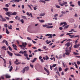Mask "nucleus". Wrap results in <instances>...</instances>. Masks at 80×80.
Segmentation results:
<instances>
[{"label": "nucleus", "mask_w": 80, "mask_h": 80, "mask_svg": "<svg viewBox=\"0 0 80 80\" xmlns=\"http://www.w3.org/2000/svg\"><path fill=\"white\" fill-rule=\"evenodd\" d=\"M65 51L66 52H65L66 55H69L70 54V52H71V51H72V48L71 47H69L68 48H66Z\"/></svg>", "instance_id": "1"}, {"label": "nucleus", "mask_w": 80, "mask_h": 80, "mask_svg": "<svg viewBox=\"0 0 80 80\" xmlns=\"http://www.w3.org/2000/svg\"><path fill=\"white\" fill-rule=\"evenodd\" d=\"M9 65H10L9 66L8 68H10L9 69V72H12V71L13 69V67L12 66H11V65H12V61H9Z\"/></svg>", "instance_id": "2"}, {"label": "nucleus", "mask_w": 80, "mask_h": 80, "mask_svg": "<svg viewBox=\"0 0 80 80\" xmlns=\"http://www.w3.org/2000/svg\"><path fill=\"white\" fill-rule=\"evenodd\" d=\"M42 26L44 28H52L53 27V26H48V25L47 24H45V25H43Z\"/></svg>", "instance_id": "3"}, {"label": "nucleus", "mask_w": 80, "mask_h": 80, "mask_svg": "<svg viewBox=\"0 0 80 80\" xmlns=\"http://www.w3.org/2000/svg\"><path fill=\"white\" fill-rule=\"evenodd\" d=\"M60 5L61 6H62V7H63L64 5H66V4H67V2H65L64 1H63L62 2V3L61 2H59V3Z\"/></svg>", "instance_id": "4"}, {"label": "nucleus", "mask_w": 80, "mask_h": 80, "mask_svg": "<svg viewBox=\"0 0 80 80\" xmlns=\"http://www.w3.org/2000/svg\"><path fill=\"white\" fill-rule=\"evenodd\" d=\"M8 53V54L10 56V57H12L13 56V53H11L10 51H7Z\"/></svg>", "instance_id": "5"}, {"label": "nucleus", "mask_w": 80, "mask_h": 80, "mask_svg": "<svg viewBox=\"0 0 80 80\" xmlns=\"http://www.w3.org/2000/svg\"><path fill=\"white\" fill-rule=\"evenodd\" d=\"M65 45L66 46H67V47H66V48H68V47L70 46V42H68V43H67L65 44Z\"/></svg>", "instance_id": "6"}, {"label": "nucleus", "mask_w": 80, "mask_h": 80, "mask_svg": "<svg viewBox=\"0 0 80 80\" xmlns=\"http://www.w3.org/2000/svg\"><path fill=\"white\" fill-rule=\"evenodd\" d=\"M44 68V70H45V71H46V72L48 73V75H49V71L45 67Z\"/></svg>", "instance_id": "7"}, {"label": "nucleus", "mask_w": 80, "mask_h": 80, "mask_svg": "<svg viewBox=\"0 0 80 80\" xmlns=\"http://www.w3.org/2000/svg\"><path fill=\"white\" fill-rule=\"evenodd\" d=\"M43 48L44 50H45L46 51L48 50V48H47V46H43Z\"/></svg>", "instance_id": "8"}, {"label": "nucleus", "mask_w": 80, "mask_h": 80, "mask_svg": "<svg viewBox=\"0 0 80 80\" xmlns=\"http://www.w3.org/2000/svg\"><path fill=\"white\" fill-rule=\"evenodd\" d=\"M22 46L24 47L25 48V47H26V45H27V43H26V42H23L22 44Z\"/></svg>", "instance_id": "9"}, {"label": "nucleus", "mask_w": 80, "mask_h": 80, "mask_svg": "<svg viewBox=\"0 0 80 80\" xmlns=\"http://www.w3.org/2000/svg\"><path fill=\"white\" fill-rule=\"evenodd\" d=\"M24 70H25V71H26V72H27V71H28V70H29V67H25L24 68Z\"/></svg>", "instance_id": "10"}, {"label": "nucleus", "mask_w": 80, "mask_h": 80, "mask_svg": "<svg viewBox=\"0 0 80 80\" xmlns=\"http://www.w3.org/2000/svg\"><path fill=\"white\" fill-rule=\"evenodd\" d=\"M12 47H13L14 50H17V49L16 48H17V46L15 45V44H13Z\"/></svg>", "instance_id": "11"}, {"label": "nucleus", "mask_w": 80, "mask_h": 80, "mask_svg": "<svg viewBox=\"0 0 80 80\" xmlns=\"http://www.w3.org/2000/svg\"><path fill=\"white\" fill-rule=\"evenodd\" d=\"M37 58H34L33 60L32 61H31V62H32V63H34V62H35L37 60Z\"/></svg>", "instance_id": "12"}, {"label": "nucleus", "mask_w": 80, "mask_h": 80, "mask_svg": "<svg viewBox=\"0 0 80 80\" xmlns=\"http://www.w3.org/2000/svg\"><path fill=\"white\" fill-rule=\"evenodd\" d=\"M77 32L76 31H75V29H72L70 31H69V32Z\"/></svg>", "instance_id": "13"}, {"label": "nucleus", "mask_w": 80, "mask_h": 80, "mask_svg": "<svg viewBox=\"0 0 80 80\" xmlns=\"http://www.w3.org/2000/svg\"><path fill=\"white\" fill-rule=\"evenodd\" d=\"M11 14L12 12H7L6 13V15H11Z\"/></svg>", "instance_id": "14"}, {"label": "nucleus", "mask_w": 80, "mask_h": 80, "mask_svg": "<svg viewBox=\"0 0 80 80\" xmlns=\"http://www.w3.org/2000/svg\"><path fill=\"white\" fill-rule=\"evenodd\" d=\"M62 65L63 66V67H64V68H65L66 67V66L67 67V66L66 65V64L64 63L63 62H62Z\"/></svg>", "instance_id": "15"}, {"label": "nucleus", "mask_w": 80, "mask_h": 80, "mask_svg": "<svg viewBox=\"0 0 80 80\" xmlns=\"http://www.w3.org/2000/svg\"><path fill=\"white\" fill-rule=\"evenodd\" d=\"M6 78H9L11 77L8 74H6L5 75Z\"/></svg>", "instance_id": "16"}, {"label": "nucleus", "mask_w": 80, "mask_h": 80, "mask_svg": "<svg viewBox=\"0 0 80 80\" xmlns=\"http://www.w3.org/2000/svg\"><path fill=\"white\" fill-rule=\"evenodd\" d=\"M69 21L70 22H71V23H72V22H73V19L72 18L69 19Z\"/></svg>", "instance_id": "17"}, {"label": "nucleus", "mask_w": 80, "mask_h": 80, "mask_svg": "<svg viewBox=\"0 0 80 80\" xmlns=\"http://www.w3.org/2000/svg\"><path fill=\"white\" fill-rule=\"evenodd\" d=\"M6 32L7 34H9L10 33V32L8 31V29L7 28H6Z\"/></svg>", "instance_id": "18"}, {"label": "nucleus", "mask_w": 80, "mask_h": 80, "mask_svg": "<svg viewBox=\"0 0 80 80\" xmlns=\"http://www.w3.org/2000/svg\"><path fill=\"white\" fill-rule=\"evenodd\" d=\"M73 55H79V53L78 52H73Z\"/></svg>", "instance_id": "19"}, {"label": "nucleus", "mask_w": 80, "mask_h": 80, "mask_svg": "<svg viewBox=\"0 0 80 80\" xmlns=\"http://www.w3.org/2000/svg\"><path fill=\"white\" fill-rule=\"evenodd\" d=\"M72 2H69V4H70V6H71V7H75V6L73 4H72Z\"/></svg>", "instance_id": "20"}, {"label": "nucleus", "mask_w": 80, "mask_h": 80, "mask_svg": "<svg viewBox=\"0 0 80 80\" xmlns=\"http://www.w3.org/2000/svg\"><path fill=\"white\" fill-rule=\"evenodd\" d=\"M17 13L16 12H14L12 14H11V15H17Z\"/></svg>", "instance_id": "21"}, {"label": "nucleus", "mask_w": 80, "mask_h": 80, "mask_svg": "<svg viewBox=\"0 0 80 80\" xmlns=\"http://www.w3.org/2000/svg\"><path fill=\"white\" fill-rule=\"evenodd\" d=\"M68 27H69V25H68L67 26H65L64 27V29L65 30L67 29V28H68Z\"/></svg>", "instance_id": "22"}, {"label": "nucleus", "mask_w": 80, "mask_h": 80, "mask_svg": "<svg viewBox=\"0 0 80 80\" xmlns=\"http://www.w3.org/2000/svg\"><path fill=\"white\" fill-rule=\"evenodd\" d=\"M64 24L62 26L63 27H65L66 25H67V22H64Z\"/></svg>", "instance_id": "23"}, {"label": "nucleus", "mask_w": 80, "mask_h": 80, "mask_svg": "<svg viewBox=\"0 0 80 80\" xmlns=\"http://www.w3.org/2000/svg\"><path fill=\"white\" fill-rule=\"evenodd\" d=\"M79 47L78 44H76L74 46V48H78Z\"/></svg>", "instance_id": "24"}, {"label": "nucleus", "mask_w": 80, "mask_h": 80, "mask_svg": "<svg viewBox=\"0 0 80 80\" xmlns=\"http://www.w3.org/2000/svg\"><path fill=\"white\" fill-rule=\"evenodd\" d=\"M39 21L41 23H43L45 22V20H40V19L39 20Z\"/></svg>", "instance_id": "25"}, {"label": "nucleus", "mask_w": 80, "mask_h": 80, "mask_svg": "<svg viewBox=\"0 0 80 80\" xmlns=\"http://www.w3.org/2000/svg\"><path fill=\"white\" fill-rule=\"evenodd\" d=\"M3 9H4L6 12H8V8H3Z\"/></svg>", "instance_id": "26"}, {"label": "nucleus", "mask_w": 80, "mask_h": 80, "mask_svg": "<svg viewBox=\"0 0 80 80\" xmlns=\"http://www.w3.org/2000/svg\"><path fill=\"white\" fill-rule=\"evenodd\" d=\"M45 15V13H43L39 15V16H44Z\"/></svg>", "instance_id": "27"}, {"label": "nucleus", "mask_w": 80, "mask_h": 80, "mask_svg": "<svg viewBox=\"0 0 80 80\" xmlns=\"http://www.w3.org/2000/svg\"><path fill=\"white\" fill-rule=\"evenodd\" d=\"M15 55H16V56H18V57H22V55L19 54H15Z\"/></svg>", "instance_id": "28"}, {"label": "nucleus", "mask_w": 80, "mask_h": 80, "mask_svg": "<svg viewBox=\"0 0 80 80\" xmlns=\"http://www.w3.org/2000/svg\"><path fill=\"white\" fill-rule=\"evenodd\" d=\"M2 49L3 50H7V49H6V47L5 46H4L2 47Z\"/></svg>", "instance_id": "29"}, {"label": "nucleus", "mask_w": 80, "mask_h": 80, "mask_svg": "<svg viewBox=\"0 0 80 80\" xmlns=\"http://www.w3.org/2000/svg\"><path fill=\"white\" fill-rule=\"evenodd\" d=\"M22 78L21 79H20V78H17L16 80H15L14 79H13L12 80H22Z\"/></svg>", "instance_id": "30"}, {"label": "nucleus", "mask_w": 80, "mask_h": 80, "mask_svg": "<svg viewBox=\"0 0 80 80\" xmlns=\"http://www.w3.org/2000/svg\"><path fill=\"white\" fill-rule=\"evenodd\" d=\"M27 5L28 7L30 8V10H32L33 9H32V7H31V5Z\"/></svg>", "instance_id": "31"}, {"label": "nucleus", "mask_w": 80, "mask_h": 80, "mask_svg": "<svg viewBox=\"0 0 80 80\" xmlns=\"http://www.w3.org/2000/svg\"><path fill=\"white\" fill-rule=\"evenodd\" d=\"M39 2H43L44 3V4H45V3H46V2H45V1H43V0H40L39 1Z\"/></svg>", "instance_id": "32"}, {"label": "nucleus", "mask_w": 80, "mask_h": 80, "mask_svg": "<svg viewBox=\"0 0 80 80\" xmlns=\"http://www.w3.org/2000/svg\"><path fill=\"white\" fill-rule=\"evenodd\" d=\"M66 40H67V39H66L65 40H64L62 41L61 42V43H63L65 41H66Z\"/></svg>", "instance_id": "33"}, {"label": "nucleus", "mask_w": 80, "mask_h": 80, "mask_svg": "<svg viewBox=\"0 0 80 80\" xmlns=\"http://www.w3.org/2000/svg\"><path fill=\"white\" fill-rule=\"evenodd\" d=\"M12 25H11L10 26H8V28L9 29H10L11 30L12 29Z\"/></svg>", "instance_id": "34"}, {"label": "nucleus", "mask_w": 80, "mask_h": 80, "mask_svg": "<svg viewBox=\"0 0 80 80\" xmlns=\"http://www.w3.org/2000/svg\"><path fill=\"white\" fill-rule=\"evenodd\" d=\"M73 32L68 33L66 34V35H72V34H73Z\"/></svg>", "instance_id": "35"}, {"label": "nucleus", "mask_w": 80, "mask_h": 80, "mask_svg": "<svg viewBox=\"0 0 80 80\" xmlns=\"http://www.w3.org/2000/svg\"><path fill=\"white\" fill-rule=\"evenodd\" d=\"M68 70V68H67L64 69V72H67Z\"/></svg>", "instance_id": "36"}, {"label": "nucleus", "mask_w": 80, "mask_h": 80, "mask_svg": "<svg viewBox=\"0 0 80 80\" xmlns=\"http://www.w3.org/2000/svg\"><path fill=\"white\" fill-rule=\"evenodd\" d=\"M14 2H19L20 0H13Z\"/></svg>", "instance_id": "37"}, {"label": "nucleus", "mask_w": 80, "mask_h": 80, "mask_svg": "<svg viewBox=\"0 0 80 80\" xmlns=\"http://www.w3.org/2000/svg\"><path fill=\"white\" fill-rule=\"evenodd\" d=\"M52 38V34H50L49 36L48 37V38Z\"/></svg>", "instance_id": "38"}, {"label": "nucleus", "mask_w": 80, "mask_h": 80, "mask_svg": "<svg viewBox=\"0 0 80 80\" xmlns=\"http://www.w3.org/2000/svg\"><path fill=\"white\" fill-rule=\"evenodd\" d=\"M55 6H56V7H57V8H60V6H59L57 5H56Z\"/></svg>", "instance_id": "39"}, {"label": "nucleus", "mask_w": 80, "mask_h": 80, "mask_svg": "<svg viewBox=\"0 0 80 80\" xmlns=\"http://www.w3.org/2000/svg\"><path fill=\"white\" fill-rule=\"evenodd\" d=\"M45 57L46 58V60H48V59H49V58L47 56H46Z\"/></svg>", "instance_id": "40"}, {"label": "nucleus", "mask_w": 80, "mask_h": 80, "mask_svg": "<svg viewBox=\"0 0 80 80\" xmlns=\"http://www.w3.org/2000/svg\"><path fill=\"white\" fill-rule=\"evenodd\" d=\"M74 64H75L76 68H78V66H77V64H76V63L74 62Z\"/></svg>", "instance_id": "41"}, {"label": "nucleus", "mask_w": 80, "mask_h": 80, "mask_svg": "<svg viewBox=\"0 0 80 80\" xmlns=\"http://www.w3.org/2000/svg\"><path fill=\"white\" fill-rule=\"evenodd\" d=\"M2 22H5L6 21V19L4 18H2Z\"/></svg>", "instance_id": "42"}, {"label": "nucleus", "mask_w": 80, "mask_h": 80, "mask_svg": "<svg viewBox=\"0 0 80 80\" xmlns=\"http://www.w3.org/2000/svg\"><path fill=\"white\" fill-rule=\"evenodd\" d=\"M27 39L28 40H32V39L30 38H29L28 37H27Z\"/></svg>", "instance_id": "43"}, {"label": "nucleus", "mask_w": 80, "mask_h": 80, "mask_svg": "<svg viewBox=\"0 0 80 80\" xmlns=\"http://www.w3.org/2000/svg\"><path fill=\"white\" fill-rule=\"evenodd\" d=\"M22 18H23V19H25V20L27 19V18L25 16H22Z\"/></svg>", "instance_id": "44"}, {"label": "nucleus", "mask_w": 80, "mask_h": 80, "mask_svg": "<svg viewBox=\"0 0 80 80\" xmlns=\"http://www.w3.org/2000/svg\"><path fill=\"white\" fill-rule=\"evenodd\" d=\"M62 68H59V72H61V71H62Z\"/></svg>", "instance_id": "45"}, {"label": "nucleus", "mask_w": 80, "mask_h": 80, "mask_svg": "<svg viewBox=\"0 0 80 80\" xmlns=\"http://www.w3.org/2000/svg\"><path fill=\"white\" fill-rule=\"evenodd\" d=\"M20 21H21L22 23H24V20H23V19H22L20 20Z\"/></svg>", "instance_id": "46"}, {"label": "nucleus", "mask_w": 80, "mask_h": 80, "mask_svg": "<svg viewBox=\"0 0 80 80\" xmlns=\"http://www.w3.org/2000/svg\"><path fill=\"white\" fill-rule=\"evenodd\" d=\"M30 65L31 68H33V65L32 64H30Z\"/></svg>", "instance_id": "47"}, {"label": "nucleus", "mask_w": 80, "mask_h": 80, "mask_svg": "<svg viewBox=\"0 0 80 80\" xmlns=\"http://www.w3.org/2000/svg\"><path fill=\"white\" fill-rule=\"evenodd\" d=\"M27 51H24V52H23V54H24H24L27 53Z\"/></svg>", "instance_id": "48"}, {"label": "nucleus", "mask_w": 80, "mask_h": 80, "mask_svg": "<svg viewBox=\"0 0 80 80\" xmlns=\"http://www.w3.org/2000/svg\"><path fill=\"white\" fill-rule=\"evenodd\" d=\"M24 56L26 57H28V54H27V53L26 54H24Z\"/></svg>", "instance_id": "49"}, {"label": "nucleus", "mask_w": 80, "mask_h": 80, "mask_svg": "<svg viewBox=\"0 0 80 80\" xmlns=\"http://www.w3.org/2000/svg\"><path fill=\"white\" fill-rule=\"evenodd\" d=\"M3 60L4 61V64H6V60H5V59H3Z\"/></svg>", "instance_id": "50"}, {"label": "nucleus", "mask_w": 80, "mask_h": 80, "mask_svg": "<svg viewBox=\"0 0 80 80\" xmlns=\"http://www.w3.org/2000/svg\"><path fill=\"white\" fill-rule=\"evenodd\" d=\"M48 25H50V26H51L52 25V23H48Z\"/></svg>", "instance_id": "51"}, {"label": "nucleus", "mask_w": 80, "mask_h": 80, "mask_svg": "<svg viewBox=\"0 0 80 80\" xmlns=\"http://www.w3.org/2000/svg\"><path fill=\"white\" fill-rule=\"evenodd\" d=\"M62 13H63V14H65V13H66V12H65V11H62L61 12Z\"/></svg>", "instance_id": "52"}, {"label": "nucleus", "mask_w": 80, "mask_h": 80, "mask_svg": "<svg viewBox=\"0 0 80 80\" xmlns=\"http://www.w3.org/2000/svg\"><path fill=\"white\" fill-rule=\"evenodd\" d=\"M77 63L78 64V65H79L80 64V62L79 61H78L77 62Z\"/></svg>", "instance_id": "53"}, {"label": "nucleus", "mask_w": 80, "mask_h": 80, "mask_svg": "<svg viewBox=\"0 0 80 80\" xmlns=\"http://www.w3.org/2000/svg\"><path fill=\"white\" fill-rule=\"evenodd\" d=\"M4 26L6 28H7L8 27V25L7 24H4Z\"/></svg>", "instance_id": "54"}, {"label": "nucleus", "mask_w": 80, "mask_h": 80, "mask_svg": "<svg viewBox=\"0 0 80 80\" xmlns=\"http://www.w3.org/2000/svg\"><path fill=\"white\" fill-rule=\"evenodd\" d=\"M56 66H57V64H53L52 67H56Z\"/></svg>", "instance_id": "55"}, {"label": "nucleus", "mask_w": 80, "mask_h": 80, "mask_svg": "<svg viewBox=\"0 0 80 80\" xmlns=\"http://www.w3.org/2000/svg\"><path fill=\"white\" fill-rule=\"evenodd\" d=\"M63 24H64V22H61V23L60 24V26H62V25H63Z\"/></svg>", "instance_id": "56"}, {"label": "nucleus", "mask_w": 80, "mask_h": 80, "mask_svg": "<svg viewBox=\"0 0 80 80\" xmlns=\"http://www.w3.org/2000/svg\"><path fill=\"white\" fill-rule=\"evenodd\" d=\"M8 48H9V50H10V51H12V48H11V47H10V46L8 47Z\"/></svg>", "instance_id": "57"}, {"label": "nucleus", "mask_w": 80, "mask_h": 80, "mask_svg": "<svg viewBox=\"0 0 80 80\" xmlns=\"http://www.w3.org/2000/svg\"><path fill=\"white\" fill-rule=\"evenodd\" d=\"M5 43L6 45H7V46H8V42H7V41H6Z\"/></svg>", "instance_id": "58"}, {"label": "nucleus", "mask_w": 80, "mask_h": 80, "mask_svg": "<svg viewBox=\"0 0 80 80\" xmlns=\"http://www.w3.org/2000/svg\"><path fill=\"white\" fill-rule=\"evenodd\" d=\"M18 62V60L17 59L16 61H15L14 63H16V62Z\"/></svg>", "instance_id": "59"}, {"label": "nucleus", "mask_w": 80, "mask_h": 80, "mask_svg": "<svg viewBox=\"0 0 80 80\" xmlns=\"http://www.w3.org/2000/svg\"><path fill=\"white\" fill-rule=\"evenodd\" d=\"M14 22L13 21H11L9 22V23H13Z\"/></svg>", "instance_id": "60"}, {"label": "nucleus", "mask_w": 80, "mask_h": 80, "mask_svg": "<svg viewBox=\"0 0 80 80\" xmlns=\"http://www.w3.org/2000/svg\"><path fill=\"white\" fill-rule=\"evenodd\" d=\"M44 62V61H43V60L42 59H41V63H43Z\"/></svg>", "instance_id": "61"}, {"label": "nucleus", "mask_w": 80, "mask_h": 80, "mask_svg": "<svg viewBox=\"0 0 80 80\" xmlns=\"http://www.w3.org/2000/svg\"><path fill=\"white\" fill-rule=\"evenodd\" d=\"M32 54H30L29 55V58L32 57Z\"/></svg>", "instance_id": "62"}, {"label": "nucleus", "mask_w": 80, "mask_h": 80, "mask_svg": "<svg viewBox=\"0 0 80 80\" xmlns=\"http://www.w3.org/2000/svg\"><path fill=\"white\" fill-rule=\"evenodd\" d=\"M51 43V41H49L47 42H46V43L47 44H49V43Z\"/></svg>", "instance_id": "63"}, {"label": "nucleus", "mask_w": 80, "mask_h": 80, "mask_svg": "<svg viewBox=\"0 0 80 80\" xmlns=\"http://www.w3.org/2000/svg\"><path fill=\"white\" fill-rule=\"evenodd\" d=\"M78 5H79V6H80V1H79L78 2Z\"/></svg>", "instance_id": "64"}]
</instances>
